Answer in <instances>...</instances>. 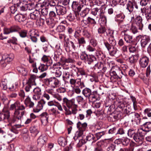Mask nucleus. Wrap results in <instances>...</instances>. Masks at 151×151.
Segmentation results:
<instances>
[{
  "instance_id": "obj_27",
  "label": "nucleus",
  "mask_w": 151,
  "mask_h": 151,
  "mask_svg": "<svg viewBox=\"0 0 151 151\" xmlns=\"http://www.w3.org/2000/svg\"><path fill=\"white\" fill-rule=\"evenodd\" d=\"M26 19V16L22 14H17L15 17V20L19 22H23Z\"/></svg>"
},
{
  "instance_id": "obj_44",
  "label": "nucleus",
  "mask_w": 151,
  "mask_h": 151,
  "mask_svg": "<svg viewBox=\"0 0 151 151\" xmlns=\"http://www.w3.org/2000/svg\"><path fill=\"white\" fill-rule=\"evenodd\" d=\"M110 75L111 76V79L113 80V79H117L119 77V76L117 75L116 72L114 70L110 71Z\"/></svg>"
},
{
  "instance_id": "obj_49",
  "label": "nucleus",
  "mask_w": 151,
  "mask_h": 151,
  "mask_svg": "<svg viewBox=\"0 0 151 151\" xmlns=\"http://www.w3.org/2000/svg\"><path fill=\"white\" fill-rule=\"evenodd\" d=\"M105 133L104 131L101 132H97L95 134L96 139V141L99 139L101 137L103 136L104 134Z\"/></svg>"
},
{
  "instance_id": "obj_60",
  "label": "nucleus",
  "mask_w": 151,
  "mask_h": 151,
  "mask_svg": "<svg viewBox=\"0 0 151 151\" xmlns=\"http://www.w3.org/2000/svg\"><path fill=\"white\" fill-rule=\"evenodd\" d=\"M76 99L77 102L79 104L83 103L84 101L83 97L81 96H78Z\"/></svg>"
},
{
  "instance_id": "obj_56",
  "label": "nucleus",
  "mask_w": 151,
  "mask_h": 151,
  "mask_svg": "<svg viewBox=\"0 0 151 151\" xmlns=\"http://www.w3.org/2000/svg\"><path fill=\"white\" fill-rule=\"evenodd\" d=\"M145 115H147L148 117L151 116V109L150 108H147L145 109L144 111Z\"/></svg>"
},
{
  "instance_id": "obj_53",
  "label": "nucleus",
  "mask_w": 151,
  "mask_h": 151,
  "mask_svg": "<svg viewBox=\"0 0 151 151\" xmlns=\"http://www.w3.org/2000/svg\"><path fill=\"white\" fill-rule=\"evenodd\" d=\"M78 79H75L73 78L70 79L69 81L70 84L71 86H76Z\"/></svg>"
},
{
  "instance_id": "obj_46",
  "label": "nucleus",
  "mask_w": 151,
  "mask_h": 151,
  "mask_svg": "<svg viewBox=\"0 0 151 151\" xmlns=\"http://www.w3.org/2000/svg\"><path fill=\"white\" fill-rule=\"evenodd\" d=\"M107 48L111 55L114 56L116 53L117 51L116 48Z\"/></svg>"
},
{
  "instance_id": "obj_4",
  "label": "nucleus",
  "mask_w": 151,
  "mask_h": 151,
  "mask_svg": "<svg viewBox=\"0 0 151 151\" xmlns=\"http://www.w3.org/2000/svg\"><path fill=\"white\" fill-rule=\"evenodd\" d=\"M16 5L17 7L21 11H24L27 9L29 10L34 9L35 5L34 3L29 1L28 2L26 1L21 0L17 3Z\"/></svg>"
},
{
  "instance_id": "obj_37",
  "label": "nucleus",
  "mask_w": 151,
  "mask_h": 151,
  "mask_svg": "<svg viewBox=\"0 0 151 151\" xmlns=\"http://www.w3.org/2000/svg\"><path fill=\"white\" fill-rule=\"evenodd\" d=\"M99 11L100 18H101L103 13V11L101 9H98L97 8H96L92 9L91 14H92L96 16L97 14V13Z\"/></svg>"
},
{
  "instance_id": "obj_52",
  "label": "nucleus",
  "mask_w": 151,
  "mask_h": 151,
  "mask_svg": "<svg viewBox=\"0 0 151 151\" xmlns=\"http://www.w3.org/2000/svg\"><path fill=\"white\" fill-rule=\"evenodd\" d=\"M78 81L77 83V85L76 86L77 87H79V86L81 88H83L85 87V85L84 83L83 82H81V79H77Z\"/></svg>"
},
{
  "instance_id": "obj_63",
  "label": "nucleus",
  "mask_w": 151,
  "mask_h": 151,
  "mask_svg": "<svg viewBox=\"0 0 151 151\" xmlns=\"http://www.w3.org/2000/svg\"><path fill=\"white\" fill-rule=\"evenodd\" d=\"M133 149L132 148H121L119 146V149L118 151H133Z\"/></svg>"
},
{
  "instance_id": "obj_14",
  "label": "nucleus",
  "mask_w": 151,
  "mask_h": 151,
  "mask_svg": "<svg viewBox=\"0 0 151 151\" xmlns=\"http://www.w3.org/2000/svg\"><path fill=\"white\" fill-rule=\"evenodd\" d=\"M98 96V92L97 91H93L91 94L87 98L89 102L93 103L96 102L97 100Z\"/></svg>"
},
{
  "instance_id": "obj_58",
  "label": "nucleus",
  "mask_w": 151,
  "mask_h": 151,
  "mask_svg": "<svg viewBox=\"0 0 151 151\" xmlns=\"http://www.w3.org/2000/svg\"><path fill=\"white\" fill-rule=\"evenodd\" d=\"M87 20L89 23L93 24V25L96 24V22L94 19L90 17H88L87 18Z\"/></svg>"
},
{
  "instance_id": "obj_17",
  "label": "nucleus",
  "mask_w": 151,
  "mask_h": 151,
  "mask_svg": "<svg viewBox=\"0 0 151 151\" xmlns=\"http://www.w3.org/2000/svg\"><path fill=\"white\" fill-rule=\"evenodd\" d=\"M136 24L138 29L141 30H142L143 25L142 23V17L140 16H137L135 19Z\"/></svg>"
},
{
  "instance_id": "obj_2",
  "label": "nucleus",
  "mask_w": 151,
  "mask_h": 151,
  "mask_svg": "<svg viewBox=\"0 0 151 151\" xmlns=\"http://www.w3.org/2000/svg\"><path fill=\"white\" fill-rule=\"evenodd\" d=\"M25 108L23 105L18 107L16 109L14 113V116L9 120L8 126H11L12 124L16 123L18 120L21 121V118L24 114Z\"/></svg>"
},
{
  "instance_id": "obj_19",
  "label": "nucleus",
  "mask_w": 151,
  "mask_h": 151,
  "mask_svg": "<svg viewBox=\"0 0 151 151\" xmlns=\"http://www.w3.org/2000/svg\"><path fill=\"white\" fill-rule=\"evenodd\" d=\"M84 5L79 4L78 2L76 1H73L72 5V8L76 10L78 12H80L84 8Z\"/></svg>"
},
{
  "instance_id": "obj_25",
  "label": "nucleus",
  "mask_w": 151,
  "mask_h": 151,
  "mask_svg": "<svg viewBox=\"0 0 151 151\" xmlns=\"http://www.w3.org/2000/svg\"><path fill=\"white\" fill-rule=\"evenodd\" d=\"M119 149V145L116 144H111L107 148V151H118Z\"/></svg>"
},
{
  "instance_id": "obj_59",
  "label": "nucleus",
  "mask_w": 151,
  "mask_h": 151,
  "mask_svg": "<svg viewBox=\"0 0 151 151\" xmlns=\"http://www.w3.org/2000/svg\"><path fill=\"white\" fill-rule=\"evenodd\" d=\"M27 30H23L19 32V34L21 37H24L27 36Z\"/></svg>"
},
{
  "instance_id": "obj_57",
  "label": "nucleus",
  "mask_w": 151,
  "mask_h": 151,
  "mask_svg": "<svg viewBox=\"0 0 151 151\" xmlns=\"http://www.w3.org/2000/svg\"><path fill=\"white\" fill-rule=\"evenodd\" d=\"M38 69L41 72H43L46 70L47 69V67L45 65L42 64L38 67Z\"/></svg>"
},
{
  "instance_id": "obj_1",
  "label": "nucleus",
  "mask_w": 151,
  "mask_h": 151,
  "mask_svg": "<svg viewBox=\"0 0 151 151\" xmlns=\"http://www.w3.org/2000/svg\"><path fill=\"white\" fill-rule=\"evenodd\" d=\"M145 129L141 128L135 132L133 129H129L128 130L127 135L130 138H132L138 144L141 145L143 142L144 137L146 132L151 131V122H146L143 124Z\"/></svg>"
},
{
  "instance_id": "obj_42",
  "label": "nucleus",
  "mask_w": 151,
  "mask_h": 151,
  "mask_svg": "<svg viewBox=\"0 0 151 151\" xmlns=\"http://www.w3.org/2000/svg\"><path fill=\"white\" fill-rule=\"evenodd\" d=\"M18 71L21 73L23 76H26L27 74V71L25 69L21 67H18L17 68Z\"/></svg>"
},
{
  "instance_id": "obj_22",
  "label": "nucleus",
  "mask_w": 151,
  "mask_h": 151,
  "mask_svg": "<svg viewBox=\"0 0 151 151\" xmlns=\"http://www.w3.org/2000/svg\"><path fill=\"white\" fill-rule=\"evenodd\" d=\"M40 16L39 12L37 10L30 13V18L33 20H37Z\"/></svg>"
},
{
  "instance_id": "obj_8",
  "label": "nucleus",
  "mask_w": 151,
  "mask_h": 151,
  "mask_svg": "<svg viewBox=\"0 0 151 151\" xmlns=\"http://www.w3.org/2000/svg\"><path fill=\"white\" fill-rule=\"evenodd\" d=\"M134 6L137 9L138 8L137 3L134 0L129 1L128 4L127 5L126 9L128 10L130 13H131L132 12L133 10Z\"/></svg>"
},
{
  "instance_id": "obj_18",
  "label": "nucleus",
  "mask_w": 151,
  "mask_h": 151,
  "mask_svg": "<svg viewBox=\"0 0 151 151\" xmlns=\"http://www.w3.org/2000/svg\"><path fill=\"white\" fill-rule=\"evenodd\" d=\"M40 119L42 124L44 125H46L48 122L49 115L46 112H43L40 115Z\"/></svg>"
},
{
  "instance_id": "obj_47",
  "label": "nucleus",
  "mask_w": 151,
  "mask_h": 151,
  "mask_svg": "<svg viewBox=\"0 0 151 151\" xmlns=\"http://www.w3.org/2000/svg\"><path fill=\"white\" fill-rule=\"evenodd\" d=\"M76 14L74 13H70L67 17V18L70 21H73L75 19Z\"/></svg>"
},
{
  "instance_id": "obj_13",
  "label": "nucleus",
  "mask_w": 151,
  "mask_h": 151,
  "mask_svg": "<svg viewBox=\"0 0 151 151\" xmlns=\"http://www.w3.org/2000/svg\"><path fill=\"white\" fill-rule=\"evenodd\" d=\"M149 58L146 56L142 57L139 60V65L143 68H145L148 65Z\"/></svg>"
},
{
  "instance_id": "obj_54",
  "label": "nucleus",
  "mask_w": 151,
  "mask_h": 151,
  "mask_svg": "<svg viewBox=\"0 0 151 151\" xmlns=\"http://www.w3.org/2000/svg\"><path fill=\"white\" fill-rule=\"evenodd\" d=\"M65 28L64 26L59 25L57 27L56 30L57 32H63L65 30Z\"/></svg>"
},
{
  "instance_id": "obj_41",
  "label": "nucleus",
  "mask_w": 151,
  "mask_h": 151,
  "mask_svg": "<svg viewBox=\"0 0 151 151\" xmlns=\"http://www.w3.org/2000/svg\"><path fill=\"white\" fill-rule=\"evenodd\" d=\"M88 57L89 56H88L84 52H82L80 55V58L81 60H83L86 63V62L88 58Z\"/></svg>"
},
{
  "instance_id": "obj_11",
  "label": "nucleus",
  "mask_w": 151,
  "mask_h": 151,
  "mask_svg": "<svg viewBox=\"0 0 151 151\" xmlns=\"http://www.w3.org/2000/svg\"><path fill=\"white\" fill-rule=\"evenodd\" d=\"M56 12L58 15H63L65 14L67 12L66 7L58 5L55 7Z\"/></svg>"
},
{
  "instance_id": "obj_43",
  "label": "nucleus",
  "mask_w": 151,
  "mask_h": 151,
  "mask_svg": "<svg viewBox=\"0 0 151 151\" xmlns=\"http://www.w3.org/2000/svg\"><path fill=\"white\" fill-rule=\"evenodd\" d=\"M120 139L121 143L124 146H127L129 142V139L126 137L122 138Z\"/></svg>"
},
{
  "instance_id": "obj_33",
  "label": "nucleus",
  "mask_w": 151,
  "mask_h": 151,
  "mask_svg": "<svg viewBox=\"0 0 151 151\" xmlns=\"http://www.w3.org/2000/svg\"><path fill=\"white\" fill-rule=\"evenodd\" d=\"M10 126L12 127L10 129V130L15 134L18 133L17 129L20 128L22 127V126L19 124H15L13 126L12 125H12Z\"/></svg>"
},
{
  "instance_id": "obj_61",
  "label": "nucleus",
  "mask_w": 151,
  "mask_h": 151,
  "mask_svg": "<svg viewBox=\"0 0 151 151\" xmlns=\"http://www.w3.org/2000/svg\"><path fill=\"white\" fill-rule=\"evenodd\" d=\"M34 85L29 84V83L27 84V85L25 87V89L27 92H28L32 89V86Z\"/></svg>"
},
{
  "instance_id": "obj_51",
  "label": "nucleus",
  "mask_w": 151,
  "mask_h": 151,
  "mask_svg": "<svg viewBox=\"0 0 151 151\" xmlns=\"http://www.w3.org/2000/svg\"><path fill=\"white\" fill-rule=\"evenodd\" d=\"M79 141L77 144L78 146L79 147H81L83 144L86 142V141L85 139H83V137L79 139Z\"/></svg>"
},
{
  "instance_id": "obj_9",
  "label": "nucleus",
  "mask_w": 151,
  "mask_h": 151,
  "mask_svg": "<svg viewBox=\"0 0 151 151\" xmlns=\"http://www.w3.org/2000/svg\"><path fill=\"white\" fill-rule=\"evenodd\" d=\"M139 38H141V44L142 47H145L148 44L150 40L149 36L145 35H139L137 36Z\"/></svg>"
},
{
  "instance_id": "obj_50",
  "label": "nucleus",
  "mask_w": 151,
  "mask_h": 151,
  "mask_svg": "<svg viewBox=\"0 0 151 151\" xmlns=\"http://www.w3.org/2000/svg\"><path fill=\"white\" fill-rule=\"evenodd\" d=\"M49 111L50 114L55 115L57 114H59L58 110L56 109V108H52L50 109L49 110Z\"/></svg>"
},
{
  "instance_id": "obj_26",
  "label": "nucleus",
  "mask_w": 151,
  "mask_h": 151,
  "mask_svg": "<svg viewBox=\"0 0 151 151\" xmlns=\"http://www.w3.org/2000/svg\"><path fill=\"white\" fill-rule=\"evenodd\" d=\"M87 124L86 123H82L80 122H78L77 124V127L78 128V129L83 130V132L85 130L87 127Z\"/></svg>"
},
{
  "instance_id": "obj_48",
  "label": "nucleus",
  "mask_w": 151,
  "mask_h": 151,
  "mask_svg": "<svg viewBox=\"0 0 151 151\" xmlns=\"http://www.w3.org/2000/svg\"><path fill=\"white\" fill-rule=\"evenodd\" d=\"M124 39L127 42H130L132 41V36L125 34L124 35Z\"/></svg>"
},
{
  "instance_id": "obj_6",
  "label": "nucleus",
  "mask_w": 151,
  "mask_h": 151,
  "mask_svg": "<svg viewBox=\"0 0 151 151\" xmlns=\"http://www.w3.org/2000/svg\"><path fill=\"white\" fill-rule=\"evenodd\" d=\"M14 58V55L13 54H11L9 55H3L2 57V59L0 60V64L2 67H5L6 64V63H8L12 61Z\"/></svg>"
},
{
  "instance_id": "obj_38",
  "label": "nucleus",
  "mask_w": 151,
  "mask_h": 151,
  "mask_svg": "<svg viewBox=\"0 0 151 151\" xmlns=\"http://www.w3.org/2000/svg\"><path fill=\"white\" fill-rule=\"evenodd\" d=\"M79 130V131H77L75 134V136L73 137V139L75 140L78 139H80L82 137V135L83 134V130Z\"/></svg>"
},
{
  "instance_id": "obj_23",
  "label": "nucleus",
  "mask_w": 151,
  "mask_h": 151,
  "mask_svg": "<svg viewBox=\"0 0 151 151\" xmlns=\"http://www.w3.org/2000/svg\"><path fill=\"white\" fill-rule=\"evenodd\" d=\"M10 116V113L8 111L4 113H0V121H4L5 119H7L9 121Z\"/></svg>"
},
{
  "instance_id": "obj_28",
  "label": "nucleus",
  "mask_w": 151,
  "mask_h": 151,
  "mask_svg": "<svg viewBox=\"0 0 151 151\" xmlns=\"http://www.w3.org/2000/svg\"><path fill=\"white\" fill-rule=\"evenodd\" d=\"M86 63L89 64H92L93 65L95 64L97 62L96 58L94 56H89Z\"/></svg>"
},
{
  "instance_id": "obj_30",
  "label": "nucleus",
  "mask_w": 151,
  "mask_h": 151,
  "mask_svg": "<svg viewBox=\"0 0 151 151\" xmlns=\"http://www.w3.org/2000/svg\"><path fill=\"white\" fill-rule=\"evenodd\" d=\"M86 139L87 141L91 142L92 144L94 143L96 141L95 136L91 133L88 134L86 136Z\"/></svg>"
},
{
  "instance_id": "obj_32",
  "label": "nucleus",
  "mask_w": 151,
  "mask_h": 151,
  "mask_svg": "<svg viewBox=\"0 0 151 151\" xmlns=\"http://www.w3.org/2000/svg\"><path fill=\"white\" fill-rule=\"evenodd\" d=\"M92 92L90 89L88 88H85L83 90L82 93L84 96L87 98L91 94Z\"/></svg>"
},
{
  "instance_id": "obj_29",
  "label": "nucleus",
  "mask_w": 151,
  "mask_h": 151,
  "mask_svg": "<svg viewBox=\"0 0 151 151\" xmlns=\"http://www.w3.org/2000/svg\"><path fill=\"white\" fill-rule=\"evenodd\" d=\"M36 79V76L35 75H31L28 80L27 83L32 84V85H34V86H36V83L35 81Z\"/></svg>"
},
{
  "instance_id": "obj_3",
  "label": "nucleus",
  "mask_w": 151,
  "mask_h": 151,
  "mask_svg": "<svg viewBox=\"0 0 151 151\" xmlns=\"http://www.w3.org/2000/svg\"><path fill=\"white\" fill-rule=\"evenodd\" d=\"M62 104L65 111L68 110L66 106L68 109H72L71 112L72 114H75L77 113L78 110L77 108L78 105L75 104L74 100H69L66 97H64L63 99Z\"/></svg>"
},
{
  "instance_id": "obj_64",
  "label": "nucleus",
  "mask_w": 151,
  "mask_h": 151,
  "mask_svg": "<svg viewBox=\"0 0 151 151\" xmlns=\"http://www.w3.org/2000/svg\"><path fill=\"white\" fill-rule=\"evenodd\" d=\"M131 30L134 34H135L138 32L137 28L135 26L132 25L131 28Z\"/></svg>"
},
{
  "instance_id": "obj_31",
  "label": "nucleus",
  "mask_w": 151,
  "mask_h": 151,
  "mask_svg": "<svg viewBox=\"0 0 151 151\" xmlns=\"http://www.w3.org/2000/svg\"><path fill=\"white\" fill-rule=\"evenodd\" d=\"M116 42L114 40L113 37H110L109 38V41L108 42L107 45L105 44L106 47H114L116 45Z\"/></svg>"
},
{
  "instance_id": "obj_15",
  "label": "nucleus",
  "mask_w": 151,
  "mask_h": 151,
  "mask_svg": "<svg viewBox=\"0 0 151 151\" xmlns=\"http://www.w3.org/2000/svg\"><path fill=\"white\" fill-rule=\"evenodd\" d=\"M26 96L27 98L24 101V104L29 108H33L35 105L34 103L32 101L30 98L28 96Z\"/></svg>"
},
{
  "instance_id": "obj_62",
  "label": "nucleus",
  "mask_w": 151,
  "mask_h": 151,
  "mask_svg": "<svg viewBox=\"0 0 151 151\" xmlns=\"http://www.w3.org/2000/svg\"><path fill=\"white\" fill-rule=\"evenodd\" d=\"M41 13L44 16L47 15L48 13V9L46 7L43 8L42 9Z\"/></svg>"
},
{
  "instance_id": "obj_12",
  "label": "nucleus",
  "mask_w": 151,
  "mask_h": 151,
  "mask_svg": "<svg viewBox=\"0 0 151 151\" xmlns=\"http://www.w3.org/2000/svg\"><path fill=\"white\" fill-rule=\"evenodd\" d=\"M20 29V27L18 26H14L10 28H5L4 29V34H8L10 33L18 31Z\"/></svg>"
},
{
  "instance_id": "obj_45",
  "label": "nucleus",
  "mask_w": 151,
  "mask_h": 151,
  "mask_svg": "<svg viewBox=\"0 0 151 151\" xmlns=\"http://www.w3.org/2000/svg\"><path fill=\"white\" fill-rule=\"evenodd\" d=\"M41 41L42 42H45L46 45L45 47H51L50 45L49 44L48 42L47 39L44 36H42L40 37Z\"/></svg>"
},
{
  "instance_id": "obj_55",
  "label": "nucleus",
  "mask_w": 151,
  "mask_h": 151,
  "mask_svg": "<svg viewBox=\"0 0 151 151\" xmlns=\"http://www.w3.org/2000/svg\"><path fill=\"white\" fill-rule=\"evenodd\" d=\"M67 88L65 87H60L57 90V91L60 93H64L67 90Z\"/></svg>"
},
{
  "instance_id": "obj_20",
  "label": "nucleus",
  "mask_w": 151,
  "mask_h": 151,
  "mask_svg": "<svg viewBox=\"0 0 151 151\" xmlns=\"http://www.w3.org/2000/svg\"><path fill=\"white\" fill-rule=\"evenodd\" d=\"M129 117L131 119L132 122H136L140 119V115L137 113L131 112L129 114Z\"/></svg>"
},
{
  "instance_id": "obj_24",
  "label": "nucleus",
  "mask_w": 151,
  "mask_h": 151,
  "mask_svg": "<svg viewBox=\"0 0 151 151\" xmlns=\"http://www.w3.org/2000/svg\"><path fill=\"white\" fill-rule=\"evenodd\" d=\"M30 132L32 134L31 135L33 137H36L39 132V130L37 127L35 126L30 127Z\"/></svg>"
},
{
  "instance_id": "obj_39",
  "label": "nucleus",
  "mask_w": 151,
  "mask_h": 151,
  "mask_svg": "<svg viewBox=\"0 0 151 151\" xmlns=\"http://www.w3.org/2000/svg\"><path fill=\"white\" fill-rule=\"evenodd\" d=\"M138 56L136 55H132L129 58V60L131 63H134L136 62L138 59Z\"/></svg>"
},
{
  "instance_id": "obj_35",
  "label": "nucleus",
  "mask_w": 151,
  "mask_h": 151,
  "mask_svg": "<svg viewBox=\"0 0 151 151\" xmlns=\"http://www.w3.org/2000/svg\"><path fill=\"white\" fill-rule=\"evenodd\" d=\"M28 37L35 36H37V37L39 36V35L37 33V31L35 29L30 30L28 33Z\"/></svg>"
},
{
  "instance_id": "obj_36",
  "label": "nucleus",
  "mask_w": 151,
  "mask_h": 151,
  "mask_svg": "<svg viewBox=\"0 0 151 151\" xmlns=\"http://www.w3.org/2000/svg\"><path fill=\"white\" fill-rule=\"evenodd\" d=\"M58 142L60 145L63 147H64L67 143L66 139L63 137L59 138L58 139Z\"/></svg>"
},
{
  "instance_id": "obj_16",
  "label": "nucleus",
  "mask_w": 151,
  "mask_h": 151,
  "mask_svg": "<svg viewBox=\"0 0 151 151\" xmlns=\"http://www.w3.org/2000/svg\"><path fill=\"white\" fill-rule=\"evenodd\" d=\"M93 67L95 69H98L102 73L105 72L106 69V68L104 67L103 63L101 62L96 63Z\"/></svg>"
},
{
  "instance_id": "obj_40",
  "label": "nucleus",
  "mask_w": 151,
  "mask_h": 151,
  "mask_svg": "<svg viewBox=\"0 0 151 151\" xmlns=\"http://www.w3.org/2000/svg\"><path fill=\"white\" fill-rule=\"evenodd\" d=\"M74 60L70 58H66L63 57L61 58V62L62 63H72L74 62Z\"/></svg>"
},
{
  "instance_id": "obj_7",
  "label": "nucleus",
  "mask_w": 151,
  "mask_h": 151,
  "mask_svg": "<svg viewBox=\"0 0 151 151\" xmlns=\"http://www.w3.org/2000/svg\"><path fill=\"white\" fill-rule=\"evenodd\" d=\"M34 93L32 98L35 101L39 100L42 95L41 89L40 88L37 87L35 88L33 90Z\"/></svg>"
},
{
  "instance_id": "obj_34",
  "label": "nucleus",
  "mask_w": 151,
  "mask_h": 151,
  "mask_svg": "<svg viewBox=\"0 0 151 151\" xmlns=\"http://www.w3.org/2000/svg\"><path fill=\"white\" fill-rule=\"evenodd\" d=\"M84 6H86V5L84 4ZM82 9H83L81 12L80 13V15L81 16L83 17H84L88 13L90 10V9L87 7H84Z\"/></svg>"
},
{
  "instance_id": "obj_10",
  "label": "nucleus",
  "mask_w": 151,
  "mask_h": 151,
  "mask_svg": "<svg viewBox=\"0 0 151 151\" xmlns=\"http://www.w3.org/2000/svg\"><path fill=\"white\" fill-rule=\"evenodd\" d=\"M46 103L45 101L43 99L41 100L38 102V104L36 107L33 109V111L35 113L39 112L43 108L44 105Z\"/></svg>"
},
{
  "instance_id": "obj_21",
  "label": "nucleus",
  "mask_w": 151,
  "mask_h": 151,
  "mask_svg": "<svg viewBox=\"0 0 151 151\" xmlns=\"http://www.w3.org/2000/svg\"><path fill=\"white\" fill-rule=\"evenodd\" d=\"M47 140V138L45 136L41 135L37 139V144L40 146H42L46 143Z\"/></svg>"
},
{
  "instance_id": "obj_5",
  "label": "nucleus",
  "mask_w": 151,
  "mask_h": 151,
  "mask_svg": "<svg viewBox=\"0 0 151 151\" xmlns=\"http://www.w3.org/2000/svg\"><path fill=\"white\" fill-rule=\"evenodd\" d=\"M44 82L46 84L54 88L58 87L60 83V81L55 77L45 78Z\"/></svg>"
}]
</instances>
